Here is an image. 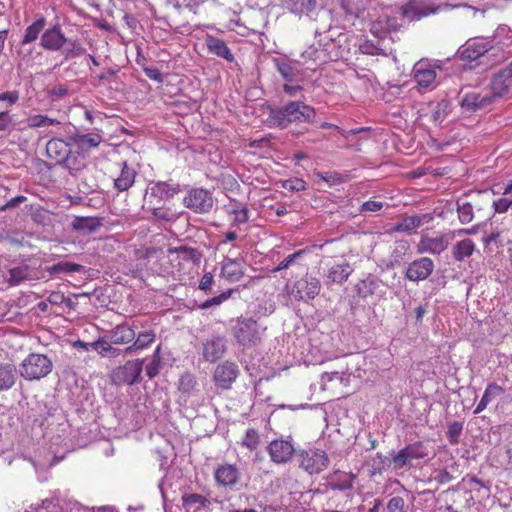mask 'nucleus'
Here are the masks:
<instances>
[{
  "instance_id": "obj_34",
  "label": "nucleus",
  "mask_w": 512,
  "mask_h": 512,
  "mask_svg": "<svg viewBox=\"0 0 512 512\" xmlns=\"http://www.w3.org/2000/svg\"><path fill=\"white\" fill-rule=\"evenodd\" d=\"M156 339V334L153 330H147L140 332L137 337H135L132 344L126 348V352L130 353L132 351L142 350L150 346Z\"/></svg>"
},
{
  "instance_id": "obj_31",
  "label": "nucleus",
  "mask_w": 512,
  "mask_h": 512,
  "mask_svg": "<svg viewBox=\"0 0 512 512\" xmlns=\"http://www.w3.org/2000/svg\"><path fill=\"white\" fill-rule=\"evenodd\" d=\"M475 247V243L469 238L460 240L452 247V256L456 261H464L474 253Z\"/></svg>"
},
{
  "instance_id": "obj_5",
  "label": "nucleus",
  "mask_w": 512,
  "mask_h": 512,
  "mask_svg": "<svg viewBox=\"0 0 512 512\" xmlns=\"http://www.w3.org/2000/svg\"><path fill=\"white\" fill-rule=\"evenodd\" d=\"M240 374L238 365L233 361L219 363L213 371V382L220 390H229Z\"/></svg>"
},
{
  "instance_id": "obj_48",
  "label": "nucleus",
  "mask_w": 512,
  "mask_h": 512,
  "mask_svg": "<svg viewBox=\"0 0 512 512\" xmlns=\"http://www.w3.org/2000/svg\"><path fill=\"white\" fill-rule=\"evenodd\" d=\"M277 71L288 82L292 81L296 76L295 68L288 62L275 60Z\"/></svg>"
},
{
  "instance_id": "obj_14",
  "label": "nucleus",
  "mask_w": 512,
  "mask_h": 512,
  "mask_svg": "<svg viewBox=\"0 0 512 512\" xmlns=\"http://www.w3.org/2000/svg\"><path fill=\"white\" fill-rule=\"evenodd\" d=\"M491 49L489 41L482 38L469 40L459 51L460 58L469 62L484 56Z\"/></svg>"
},
{
  "instance_id": "obj_45",
  "label": "nucleus",
  "mask_w": 512,
  "mask_h": 512,
  "mask_svg": "<svg viewBox=\"0 0 512 512\" xmlns=\"http://www.w3.org/2000/svg\"><path fill=\"white\" fill-rule=\"evenodd\" d=\"M260 436L257 430L253 428L247 429L242 441L241 445L246 447L249 451H254L260 445Z\"/></svg>"
},
{
  "instance_id": "obj_3",
  "label": "nucleus",
  "mask_w": 512,
  "mask_h": 512,
  "mask_svg": "<svg viewBox=\"0 0 512 512\" xmlns=\"http://www.w3.org/2000/svg\"><path fill=\"white\" fill-rule=\"evenodd\" d=\"M354 475L351 473L337 471L322 486V494L335 493L340 501L348 503L351 501L350 491L353 488Z\"/></svg>"
},
{
  "instance_id": "obj_11",
  "label": "nucleus",
  "mask_w": 512,
  "mask_h": 512,
  "mask_svg": "<svg viewBox=\"0 0 512 512\" xmlns=\"http://www.w3.org/2000/svg\"><path fill=\"white\" fill-rule=\"evenodd\" d=\"M353 130L344 131L337 125L322 122V140H325L326 149H333L335 147H345L347 145V137L349 134H355Z\"/></svg>"
},
{
  "instance_id": "obj_63",
  "label": "nucleus",
  "mask_w": 512,
  "mask_h": 512,
  "mask_svg": "<svg viewBox=\"0 0 512 512\" xmlns=\"http://www.w3.org/2000/svg\"><path fill=\"white\" fill-rule=\"evenodd\" d=\"M512 205V199L507 197L499 198L493 202V207L497 213H504L508 211Z\"/></svg>"
},
{
  "instance_id": "obj_4",
  "label": "nucleus",
  "mask_w": 512,
  "mask_h": 512,
  "mask_svg": "<svg viewBox=\"0 0 512 512\" xmlns=\"http://www.w3.org/2000/svg\"><path fill=\"white\" fill-rule=\"evenodd\" d=\"M143 362V359L128 360L116 367L110 375L112 382L116 385L136 383L143 370Z\"/></svg>"
},
{
  "instance_id": "obj_28",
  "label": "nucleus",
  "mask_w": 512,
  "mask_h": 512,
  "mask_svg": "<svg viewBox=\"0 0 512 512\" xmlns=\"http://www.w3.org/2000/svg\"><path fill=\"white\" fill-rule=\"evenodd\" d=\"M136 171L126 162L122 164L120 175L114 180V187L118 192L127 191L135 182Z\"/></svg>"
},
{
  "instance_id": "obj_29",
  "label": "nucleus",
  "mask_w": 512,
  "mask_h": 512,
  "mask_svg": "<svg viewBox=\"0 0 512 512\" xmlns=\"http://www.w3.org/2000/svg\"><path fill=\"white\" fill-rule=\"evenodd\" d=\"M17 380V370L11 363L0 364V392L11 389Z\"/></svg>"
},
{
  "instance_id": "obj_16",
  "label": "nucleus",
  "mask_w": 512,
  "mask_h": 512,
  "mask_svg": "<svg viewBox=\"0 0 512 512\" xmlns=\"http://www.w3.org/2000/svg\"><path fill=\"white\" fill-rule=\"evenodd\" d=\"M137 328H139V326L136 324V321L132 324L125 322L116 325L108 332L110 342L115 345L132 343L136 337Z\"/></svg>"
},
{
  "instance_id": "obj_46",
  "label": "nucleus",
  "mask_w": 512,
  "mask_h": 512,
  "mask_svg": "<svg viewBox=\"0 0 512 512\" xmlns=\"http://www.w3.org/2000/svg\"><path fill=\"white\" fill-rule=\"evenodd\" d=\"M230 214L233 215L232 222L235 225L244 224L249 220L248 208L242 204L234 205Z\"/></svg>"
},
{
  "instance_id": "obj_37",
  "label": "nucleus",
  "mask_w": 512,
  "mask_h": 512,
  "mask_svg": "<svg viewBox=\"0 0 512 512\" xmlns=\"http://www.w3.org/2000/svg\"><path fill=\"white\" fill-rule=\"evenodd\" d=\"M26 123L29 128L36 129L59 125L60 121L55 118H51L48 115L34 114L27 117Z\"/></svg>"
},
{
  "instance_id": "obj_55",
  "label": "nucleus",
  "mask_w": 512,
  "mask_h": 512,
  "mask_svg": "<svg viewBox=\"0 0 512 512\" xmlns=\"http://www.w3.org/2000/svg\"><path fill=\"white\" fill-rule=\"evenodd\" d=\"M19 92L17 90L6 91L0 93V102L5 103V107L9 108L15 105L19 100Z\"/></svg>"
},
{
  "instance_id": "obj_51",
  "label": "nucleus",
  "mask_w": 512,
  "mask_h": 512,
  "mask_svg": "<svg viewBox=\"0 0 512 512\" xmlns=\"http://www.w3.org/2000/svg\"><path fill=\"white\" fill-rule=\"evenodd\" d=\"M196 385V379L192 374L186 373L179 379L178 389L182 393L189 394Z\"/></svg>"
},
{
  "instance_id": "obj_42",
  "label": "nucleus",
  "mask_w": 512,
  "mask_h": 512,
  "mask_svg": "<svg viewBox=\"0 0 512 512\" xmlns=\"http://www.w3.org/2000/svg\"><path fill=\"white\" fill-rule=\"evenodd\" d=\"M450 113V104L446 100H441L436 103L434 106L432 113H431V119L434 123L441 124L448 114Z\"/></svg>"
},
{
  "instance_id": "obj_24",
  "label": "nucleus",
  "mask_w": 512,
  "mask_h": 512,
  "mask_svg": "<svg viewBox=\"0 0 512 512\" xmlns=\"http://www.w3.org/2000/svg\"><path fill=\"white\" fill-rule=\"evenodd\" d=\"M430 220H432L430 214L406 216L393 226L392 231L410 233Z\"/></svg>"
},
{
  "instance_id": "obj_64",
  "label": "nucleus",
  "mask_w": 512,
  "mask_h": 512,
  "mask_svg": "<svg viewBox=\"0 0 512 512\" xmlns=\"http://www.w3.org/2000/svg\"><path fill=\"white\" fill-rule=\"evenodd\" d=\"M505 469L512 471V440L505 445Z\"/></svg>"
},
{
  "instance_id": "obj_21",
  "label": "nucleus",
  "mask_w": 512,
  "mask_h": 512,
  "mask_svg": "<svg viewBox=\"0 0 512 512\" xmlns=\"http://www.w3.org/2000/svg\"><path fill=\"white\" fill-rule=\"evenodd\" d=\"M69 143L61 138H52L46 144V155L58 164L67 157L70 151Z\"/></svg>"
},
{
  "instance_id": "obj_30",
  "label": "nucleus",
  "mask_w": 512,
  "mask_h": 512,
  "mask_svg": "<svg viewBox=\"0 0 512 512\" xmlns=\"http://www.w3.org/2000/svg\"><path fill=\"white\" fill-rule=\"evenodd\" d=\"M71 173H76L86 167V155L79 151L70 150L67 157L61 162Z\"/></svg>"
},
{
  "instance_id": "obj_7",
  "label": "nucleus",
  "mask_w": 512,
  "mask_h": 512,
  "mask_svg": "<svg viewBox=\"0 0 512 512\" xmlns=\"http://www.w3.org/2000/svg\"><path fill=\"white\" fill-rule=\"evenodd\" d=\"M234 336L239 344L252 347L260 342L257 322L253 319H244L235 328Z\"/></svg>"
},
{
  "instance_id": "obj_60",
  "label": "nucleus",
  "mask_w": 512,
  "mask_h": 512,
  "mask_svg": "<svg viewBox=\"0 0 512 512\" xmlns=\"http://www.w3.org/2000/svg\"><path fill=\"white\" fill-rule=\"evenodd\" d=\"M304 253H305V250H299L293 254L288 255L283 261H281L279 263V265L277 266V268L275 270L281 271V270L287 269L294 263V261L297 258L301 257Z\"/></svg>"
},
{
  "instance_id": "obj_8",
  "label": "nucleus",
  "mask_w": 512,
  "mask_h": 512,
  "mask_svg": "<svg viewBox=\"0 0 512 512\" xmlns=\"http://www.w3.org/2000/svg\"><path fill=\"white\" fill-rule=\"evenodd\" d=\"M184 205L196 213H207L213 207V198L208 190L192 189L185 196Z\"/></svg>"
},
{
  "instance_id": "obj_27",
  "label": "nucleus",
  "mask_w": 512,
  "mask_h": 512,
  "mask_svg": "<svg viewBox=\"0 0 512 512\" xmlns=\"http://www.w3.org/2000/svg\"><path fill=\"white\" fill-rule=\"evenodd\" d=\"M300 466L309 474L320 472V455L315 449H305L300 452Z\"/></svg>"
},
{
  "instance_id": "obj_43",
  "label": "nucleus",
  "mask_w": 512,
  "mask_h": 512,
  "mask_svg": "<svg viewBox=\"0 0 512 512\" xmlns=\"http://www.w3.org/2000/svg\"><path fill=\"white\" fill-rule=\"evenodd\" d=\"M457 212L458 219L462 224L470 223L474 218L473 206L467 202L462 201L461 199L457 201Z\"/></svg>"
},
{
  "instance_id": "obj_62",
  "label": "nucleus",
  "mask_w": 512,
  "mask_h": 512,
  "mask_svg": "<svg viewBox=\"0 0 512 512\" xmlns=\"http://www.w3.org/2000/svg\"><path fill=\"white\" fill-rule=\"evenodd\" d=\"M152 214L161 220L171 221L174 218V213L169 208L157 207L153 208Z\"/></svg>"
},
{
  "instance_id": "obj_36",
  "label": "nucleus",
  "mask_w": 512,
  "mask_h": 512,
  "mask_svg": "<svg viewBox=\"0 0 512 512\" xmlns=\"http://www.w3.org/2000/svg\"><path fill=\"white\" fill-rule=\"evenodd\" d=\"M355 288L360 298H367L373 295L379 288V280L375 277H368L358 282Z\"/></svg>"
},
{
  "instance_id": "obj_2",
  "label": "nucleus",
  "mask_w": 512,
  "mask_h": 512,
  "mask_svg": "<svg viewBox=\"0 0 512 512\" xmlns=\"http://www.w3.org/2000/svg\"><path fill=\"white\" fill-rule=\"evenodd\" d=\"M52 368V361L46 355L31 353L22 361L19 372L24 379L33 381L46 377Z\"/></svg>"
},
{
  "instance_id": "obj_13",
  "label": "nucleus",
  "mask_w": 512,
  "mask_h": 512,
  "mask_svg": "<svg viewBox=\"0 0 512 512\" xmlns=\"http://www.w3.org/2000/svg\"><path fill=\"white\" fill-rule=\"evenodd\" d=\"M267 451L273 462L282 464L291 460L295 449L290 441L276 439L269 443Z\"/></svg>"
},
{
  "instance_id": "obj_54",
  "label": "nucleus",
  "mask_w": 512,
  "mask_h": 512,
  "mask_svg": "<svg viewBox=\"0 0 512 512\" xmlns=\"http://www.w3.org/2000/svg\"><path fill=\"white\" fill-rule=\"evenodd\" d=\"M392 463L394 464V468L402 469V468L410 465L412 462L410 461L405 450L401 449L398 453H396L392 457Z\"/></svg>"
},
{
  "instance_id": "obj_18",
  "label": "nucleus",
  "mask_w": 512,
  "mask_h": 512,
  "mask_svg": "<svg viewBox=\"0 0 512 512\" xmlns=\"http://www.w3.org/2000/svg\"><path fill=\"white\" fill-rule=\"evenodd\" d=\"M66 42V37L57 26L45 30L42 34L40 45L50 51L60 50Z\"/></svg>"
},
{
  "instance_id": "obj_41",
  "label": "nucleus",
  "mask_w": 512,
  "mask_h": 512,
  "mask_svg": "<svg viewBox=\"0 0 512 512\" xmlns=\"http://www.w3.org/2000/svg\"><path fill=\"white\" fill-rule=\"evenodd\" d=\"M81 269L82 266L80 264L69 261H61L49 267L48 271L50 274H70L79 272Z\"/></svg>"
},
{
  "instance_id": "obj_44",
  "label": "nucleus",
  "mask_w": 512,
  "mask_h": 512,
  "mask_svg": "<svg viewBox=\"0 0 512 512\" xmlns=\"http://www.w3.org/2000/svg\"><path fill=\"white\" fill-rule=\"evenodd\" d=\"M17 57L23 63H28L34 59L35 46L33 43H24L21 40L16 49Z\"/></svg>"
},
{
  "instance_id": "obj_19",
  "label": "nucleus",
  "mask_w": 512,
  "mask_h": 512,
  "mask_svg": "<svg viewBox=\"0 0 512 512\" xmlns=\"http://www.w3.org/2000/svg\"><path fill=\"white\" fill-rule=\"evenodd\" d=\"M239 470L233 464L220 465L214 472L215 481L219 486L231 487L239 480Z\"/></svg>"
},
{
  "instance_id": "obj_9",
  "label": "nucleus",
  "mask_w": 512,
  "mask_h": 512,
  "mask_svg": "<svg viewBox=\"0 0 512 512\" xmlns=\"http://www.w3.org/2000/svg\"><path fill=\"white\" fill-rule=\"evenodd\" d=\"M435 268L434 261L429 257H420L408 264L405 278L412 282L424 281L430 277Z\"/></svg>"
},
{
  "instance_id": "obj_61",
  "label": "nucleus",
  "mask_w": 512,
  "mask_h": 512,
  "mask_svg": "<svg viewBox=\"0 0 512 512\" xmlns=\"http://www.w3.org/2000/svg\"><path fill=\"white\" fill-rule=\"evenodd\" d=\"M231 294H232V290H228V291L222 292L220 295L206 300L203 303L202 308H208V307L213 306V305H219L223 301L227 300L231 296Z\"/></svg>"
},
{
  "instance_id": "obj_39",
  "label": "nucleus",
  "mask_w": 512,
  "mask_h": 512,
  "mask_svg": "<svg viewBox=\"0 0 512 512\" xmlns=\"http://www.w3.org/2000/svg\"><path fill=\"white\" fill-rule=\"evenodd\" d=\"M182 505L188 509L192 505H198V508H206L210 505V501L205 496L198 493H187L182 496Z\"/></svg>"
},
{
  "instance_id": "obj_50",
  "label": "nucleus",
  "mask_w": 512,
  "mask_h": 512,
  "mask_svg": "<svg viewBox=\"0 0 512 512\" xmlns=\"http://www.w3.org/2000/svg\"><path fill=\"white\" fill-rule=\"evenodd\" d=\"M111 344L110 340L108 341L106 337H99L93 342L94 350L102 356L115 354L116 349H114Z\"/></svg>"
},
{
  "instance_id": "obj_35",
  "label": "nucleus",
  "mask_w": 512,
  "mask_h": 512,
  "mask_svg": "<svg viewBox=\"0 0 512 512\" xmlns=\"http://www.w3.org/2000/svg\"><path fill=\"white\" fill-rule=\"evenodd\" d=\"M45 25L46 19L41 16L37 18L32 24L27 26L22 38L24 43H34L38 39L41 32L44 30Z\"/></svg>"
},
{
  "instance_id": "obj_59",
  "label": "nucleus",
  "mask_w": 512,
  "mask_h": 512,
  "mask_svg": "<svg viewBox=\"0 0 512 512\" xmlns=\"http://www.w3.org/2000/svg\"><path fill=\"white\" fill-rule=\"evenodd\" d=\"M404 499L400 496L392 497L387 503V512H403Z\"/></svg>"
},
{
  "instance_id": "obj_57",
  "label": "nucleus",
  "mask_w": 512,
  "mask_h": 512,
  "mask_svg": "<svg viewBox=\"0 0 512 512\" xmlns=\"http://www.w3.org/2000/svg\"><path fill=\"white\" fill-rule=\"evenodd\" d=\"M14 125L13 116L8 109L0 111V131H7Z\"/></svg>"
},
{
  "instance_id": "obj_33",
  "label": "nucleus",
  "mask_w": 512,
  "mask_h": 512,
  "mask_svg": "<svg viewBox=\"0 0 512 512\" xmlns=\"http://www.w3.org/2000/svg\"><path fill=\"white\" fill-rule=\"evenodd\" d=\"M353 272V269L348 263H343L331 267L328 271V282L341 284L345 282Z\"/></svg>"
},
{
  "instance_id": "obj_17",
  "label": "nucleus",
  "mask_w": 512,
  "mask_h": 512,
  "mask_svg": "<svg viewBox=\"0 0 512 512\" xmlns=\"http://www.w3.org/2000/svg\"><path fill=\"white\" fill-rule=\"evenodd\" d=\"M226 352L225 339L221 336H212L203 343V358L215 362L222 358Z\"/></svg>"
},
{
  "instance_id": "obj_15",
  "label": "nucleus",
  "mask_w": 512,
  "mask_h": 512,
  "mask_svg": "<svg viewBox=\"0 0 512 512\" xmlns=\"http://www.w3.org/2000/svg\"><path fill=\"white\" fill-rule=\"evenodd\" d=\"M448 245L449 239L445 235L437 237L423 235L416 245V251L418 254L430 253L439 255L447 249Z\"/></svg>"
},
{
  "instance_id": "obj_23",
  "label": "nucleus",
  "mask_w": 512,
  "mask_h": 512,
  "mask_svg": "<svg viewBox=\"0 0 512 512\" xmlns=\"http://www.w3.org/2000/svg\"><path fill=\"white\" fill-rule=\"evenodd\" d=\"M103 141V138L98 133H87L81 135H75L71 138L72 144L82 153L87 154L92 149L97 148L100 143Z\"/></svg>"
},
{
  "instance_id": "obj_1",
  "label": "nucleus",
  "mask_w": 512,
  "mask_h": 512,
  "mask_svg": "<svg viewBox=\"0 0 512 512\" xmlns=\"http://www.w3.org/2000/svg\"><path fill=\"white\" fill-rule=\"evenodd\" d=\"M313 115V109L302 102H291L283 108L273 110L271 122L281 128L287 127L290 123L308 120Z\"/></svg>"
},
{
  "instance_id": "obj_6",
  "label": "nucleus",
  "mask_w": 512,
  "mask_h": 512,
  "mask_svg": "<svg viewBox=\"0 0 512 512\" xmlns=\"http://www.w3.org/2000/svg\"><path fill=\"white\" fill-rule=\"evenodd\" d=\"M460 7L471 9V10H473L474 13H476L478 11L477 8H475L474 6H471L469 4L452 5V4L445 3L442 5H435L433 3H426L425 1H422V0H410L409 3L407 4L406 11L408 13H412L417 19H420L422 17H426L431 14H435L440 10L456 9V8H460Z\"/></svg>"
},
{
  "instance_id": "obj_47",
  "label": "nucleus",
  "mask_w": 512,
  "mask_h": 512,
  "mask_svg": "<svg viewBox=\"0 0 512 512\" xmlns=\"http://www.w3.org/2000/svg\"><path fill=\"white\" fill-rule=\"evenodd\" d=\"M392 463V459H389L387 456H384L381 453H377L375 457L372 459V474H381L382 471L388 469Z\"/></svg>"
},
{
  "instance_id": "obj_20",
  "label": "nucleus",
  "mask_w": 512,
  "mask_h": 512,
  "mask_svg": "<svg viewBox=\"0 0 512 512\" xmlns=\"http://www.w3.org/2000/svg\"><path fill=\"white\" fill-rule=\"evenodd\" d=\"M415 81L421 87H430L436 79V71L430 64L424 61L417 62L413 67Z\"/></svg>"
},
{
  "instance_id": "obj_52",
  "label": "nucleus",
  "mask_w": 512,
  "mask_h": 512,
  "mask_svg": "<svg viewBox=\"0 0 512 512\" xmlns=\"http://www.w3.org/2000/svg\"><path fill=\"white\" fill-rule=\"evenodd\" d=\"M159 353H160V346H158L155 350L153 360L146 366V374L149 379H153L159 372Z\"/></svg>"
},
{
  "instance_id": "obj_38",
  "label": "nucleus",
  "mask_w": 512,
  "mask_h": 512,
  "mask_svg": "<svg viewBox=\"0 0 512 512\" xmlns=\"http://www.w3.org/2000/svg\"><path fill=\"white\" fill-rule=\"evenodd\" d=\"M407 453L410 461L420 460L428 456L429 451L423 442H414L403 448Z\"/></svg>"
},
{
  "instance_id": "obj_40",
  "label": "nucleus",
  "mask_w": 512,
  "mask_h": 512,
  "mask_svg": "<svg viewBox=\"0 0 512 512\" xmlns=\"http://www.w3.org/2000/svg\"><path fill=\"white\" fill-rule=\"evenodd\" d=\"M341 7L351 16L359 17L366 9L365 0H340Z\"/></svg>"
},
{
  "instance_id": "obj_56",
  "label": "nucleus",
  "mask_w": 512,
  "mask_h": 512,
  "mask_svg": "<svg viewBox=\"0 0 512 512\" xmlns=\"http://www.w3.org/2000/svg\"><path fill=\"white\" fill-rule=\"evenodd\" d=\"M26 278V273L23 268L15 267L9 270L8 282L11 285H18Z\"/></svg>"
},
{
  "instance_id": "obj_53",
  "label": "nucleus",
  "mask_w": 512,
  "mask_h": 512,
  "mask_svg": "<svg viewBox=\"0 0 512 512\" xmlns=\"http://www.w3.org/2000/svg\"><path fill=\"white\" fill-rule=\"evenodd\" d=\"M504 389L496 383H489L484 391L483 398L490 403L496 397L502 395Z\"/></svg>"
},
{
  "instance_id": "obj_10",
  "label": "nucleus",
  "mask_w": 512,
  "mask_h": 512,
  "mask_svg": "<svg viewBox=\"0 0 512 512\" xmlns=\"http://www.w3.org/2000/svg\"><path fill=\"white\" fill-rule=\"evenodd\" d=\"M463 93L460 104L467 111L474 112L485 108L493 102V97L489 91H478L476 89L468 90Z\"/></svg>"
},
{
  "instance_id": "obj_49",
  "label": "nucleus",
  "mask_w": 512,
  "mask_h": 512,
  "mask_svg": "<svg viewBox=\"0 0 512 512\" xmlns=\"http://www.w3.org/2000/svg\"><path fill=\"white\" fill-rule=\"evenodd\" d=\"M463 430V423L454 421L448 424L447 438L452 445L459 443V439Z\"/></svg>"
},
{
  "instance_id": "obj_26",
  "label": "nucleus",
  "mask_w": 512,
  "mask_h": 512,
  "mask_svg": "<svg viewBox=\"0 0 512 512\" xmlns=\"http://www.w3.org/2000/svg\"><path fill=\"white\" fill-rule=\"evenodd\" d=\"M221 275L229 282L239 281L244 275L242 262L238 259L225 258L222 263Z\"/></svg>"
},
{
  "instance_id": "obj_12",
  "label": "nucleus",
  "mask_w": 512,
  "mask_h": 512,
  "mask_svg": "<svg viewBox=\"0 0 512 512\" xmlns=\"http://www.w3.org/2000/svg\"><path fill=\"white\" fill-rule=\"evenodd\" d=\"M512 88V62L500 70L491 81L493 99L506 96Z\"/></svg>"
},
{
  "instance_id": "obj_25",
  "label": "nucleus",
  "mask_w": 512,
  "mask_h": 512,
  "mask_svg": "<svg viewBox=\"0 0 512 512\" xmlns=\"http://www.w3.org/2000/svg\"><path fill=\"white\" fill-rule=\"evenodd\" d=\"M103 224V218L98 216H75L71 222L73 230L83 233H92Z\"/></svg>"
},
{
  "instance_id": "obj_58",
  "label": "nucleus",
  "mask_w": 512,
  "mask_h": 512,
  "mask_svg": "<svg viewBox=\"0 0 512 512\" xmlns=\"http://www.w3.org/2000/svg\"><path fill=\"white\" fill-rule=\"evenodd\" d=\"M322 182L328 184L329 187L333 185H340L344 182V177L336 172L322 173Z\"/></svg>"
},
{
  "instance_id": "obj_32",
  "label": "nucleus",
  "mask_w": 512,
  "mask_h": 512,
  "mask_svg": "<svg viewBox=\"0 0 512 512\" xmlns=\"http://www.w3.org/2000/svg\"><path fill=\"white\" fill-rule=\"evenodd\" d=\"M179 192V186L168 182H158L151 187V196L160 200H169Z\"/></svg>"
},
{
  "instance_id": "obj_22",
  "label": "nucleus",
  "mask_w": 512,
  "mask_h": 512,
  "mask_svg": "<svg viewBox=\"0 0 512 512\" xmlns=\"http://www.w3.org/2000/svg\"><path fill=\"white\" fill-rule=\"evenodd\" d=\"M205 43L209 53L223 58L228 62L234 61V55L223 39L212 35H207L205 38Z\"/></svg>"
}]
</instances>
